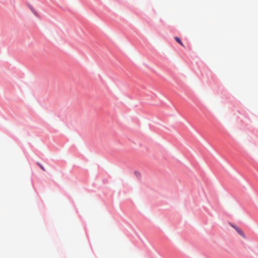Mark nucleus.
Wrapping results in <instances>:
<instances>
[{
  "instance_id": "obj_2",
  "label": "nucleus",
  "mask_w": 258,
  "mask_h": 258,
  "mask_svg": "<svg viewBox=\"0 0 258 258\" xmlns=\"http://www.w3.org/2000/svg\"><path fill=\"white\" fill-rule=\"evenodd\" d=\"M175 40L179 44H180L181 46H184V45L183 44L182 42L181 41L180 39L177 37H175Z\"/></svg>"
},
{
  "instance_id": "obj_4",
  "label": "nucleus",
  "mask_w": 258,
  "mask_h": 258,
  "mask_svg": "<svg viewBox=\"0 0 258 258\" xmlns=\"http://www.w3.org/2000/svg\"><path fill=\"white\" fill-rule=\"evenodd\" d=\"M37 164L39 166V167L43 170V171H45V169L44 168V167L41 165L40 164V163H37Z\"/></svg>"
},
{
  "instance_id": "obj_1",
  "label": "nucleus",
  "mask_w": 258,
  "mask_h": 258,
  "mask_svg": "<svg viewBox=\"0 0 258 258\" xmlns=\"http://www.w3.org/2000/svg\"><path fill=\"white\" fill-rule=\"evenodd\" d=\"M230 225L243 238H246V236L244 233V232L239 227H237L235 225H233L231 223H230Z\"/></svg>"
},
{
  "instance_id": "obj_3",
  "label": "nucleus",
  "mask_w": 258,
  "mask_h": 258,
  "mask_svg": "<svg viewBox=\"0 0 258 258\" xmlns=\"http://www.w3.org/2000/svg\"><path fill=\"white\" fill-rule=\"evenodd\" d=\"M30 9H31V10L32 11V12L33 13V14H34L35 16H37V17H38L39 15H38V14L37 13V12H36L35 11V10H34L32 7H31Z\"/></svg>"
}]
</instances>
